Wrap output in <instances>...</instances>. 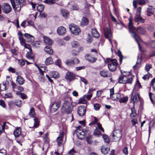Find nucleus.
<instances>
[{"instance_id": "obj_1", "label": "nucleus", "mask_w": 155, "mask_h": 155, "mask_svg": "<svg viewBox=\"0 0 155 155\" xmlns=\"http://www.w3.org/2000/svg\"><path fill=\"white\" fill-rule=\"evenodd\" d=\"M129 31L133 37L134 38L135 41L137 42L139 46V48L140 49V45L138 42L140 39L138 35L136 34L134 31L136 30V31L137 33L142 35L145 34L146 31L142 27H139L137 28H136L133 27V24L132 23L133 20L131 16H130V18L129 19Z\"/></svg>"}, {"instance_id": "obj_2", "label": "nucleus", "mask_w": 155, "mask_h": 155, "mask_svg": "<svg viewBox=\"0 0 155 155\" xmlns=\"http://www.w3.org/2000/svg\"><path fill=\"white\" fill-rule=\"evenodd\" d=\"M73 107L71 99L69 98L65 99L61 108V111L64 114L70 113L72 110Z\"/></svg>"}, {"instance_id": "obj_3", "label": "nucleus", "mask_w": 155, "mask_h": 155, "mask_svg": "<svg viewBox=\"0 0 155 155\" xmlns=\"http://www.w3.org/2000/svg\"><path fill=\"white\" fill-rule=\"evenodd\" d=\"M126 75L124 74L121 75L119 77L118 82L122 84H126L127 83L131 84L133 80V78L131 77H126Z\"/></svg>"}, {"instance_id": "obj_4", "label": "nucleus", "mask_w": 155, "mask_h": 155, "mask_svg": "<svg viewBox=\"0 0 155 155\" xmlns=\"http://www.w3.org/2000/svg\"><path fill=\"white\" fill-rule=\"evenodd\" d=\"M107 62H110L108 64V67L109 70L112 71L116 70L117 66L118 65L117 60L115 59H112L108 58L107 59Z\"/></svg>"}, {"instance_id": "obj_5", "label": "nucleus", "mask_w": 155, "mask_h": 155, "mask_svg": "<svg viewBox=\"0 0 155 155\" xmlns=\"http://www.w3.org/2000/svg\"><path fill=\"white\" fill-rule=\"evenodd\" d=\"M28 114L31 117L35 118L34 119L35 123L34 124L33 127L36 128L38 127L39 125V122L38 119L35 118L36 117V114L35 112V110L34 108L31 107V108L28 113Z\"/></svg>"}, {"instance_id": "obj_6", "label": "nucleus", "mask_w": 155, "mask_h": 155, "mask_svg": "<svg viewBox=\"0 0 155 155\" xmlns=\"http://www.w3.org/2000/svg\"><path fill=\"white\" fill-rule=\"evenodd\" d=\"M135 89H134L132 93V96L130 98V103H133L134 106L135 104L137 103L140 101L139 95L138 93L135 91Z\"/></svg>"}, {"instance_id": "obj_7", "label": "nucleus", "mask_w": 155, "mask_h": 155, "mask_svg": "<svg viewBox=\"0 0 155 155\" xmlns=\"http://www.w3.org/2000/svg\"><path fill=\"white\" fill-rule=\"evenodd\" d=\"M12 8L15 12L19 11L22 6L18 1V0H10Z\"/></svg>"}, {"instance_id": "obj_8", "label": "nucleus", "mask_w": 155, "mask_h": 155, "mask_svg": "<svg viewBox=\"0 0 155 155\" xmlns=\"http://www.w3.org/2000/svg\"><path fill=\"white\" fill-rule=\"evenodd\" d=\"M81 126H78L76 130V132L78 138L80 139H82L86 135V133L84 131L81 130Z\"/></svg>"}, {"instance_id": "obj_9", "label": "nucleus", "mask_w": 155, "mask_h": 155, "mask_svg": "<svg viewBox=\"0 0 155 155\" xmlns=\"http://www.w3.org/2000/svg\"><path fill=\"white\" fill-rule=\"evenodd\" d=\"M69 28L70 30L74 35H78L80 32L79 28L75 25L71 24L69 25Z\"/></svg>"}, {"instance_id": "obj_10", "label": "nucleus", "mask_w": 155, "mask_h": 155, "mask_svg": "<svg viewBox=\"0 0 155 155\" xmlns=\"http://www.w3.org/2000/svg\"><path fill=\"white\" fill-rule=\"evenodd\" d=\"M76 78V75L73 72L68 71L67 72L65 78L68 81L70 82L74 80Z\"/></svg>"}, {"instance_id": "obj_11", "label": "nucleus", "mask_w": 155, "mask_h": 155, "mask_svg": "<svg viewBox=\"0 0 155 155\" xmlns=\"http://www.w3.org/2000/svg\"><path fill=\"white\" fill-rule=\"evenodd\" d=\"M61 105V101H58L53 104L50 107V111L51 112H55L60 107Z\"/></svg>"}, {"instance_id": "obj_12", "label": "nucleus", "mask_w": 155, "mask_h": 155, "mask_svg": "<svg viewBox=\"0 0 155 155\" xmlns=\"http://www.w3.org/2000/svg\"><path fill=\"white\" fill-rule=\"evenodd\" d=\"M112 136L115 141H118L120 140L121 137V132L119 130H115L113 132Z\"/></svg>"}, {"instance_id": "obj_13", "label": "nucleus", "mask_w": 155, "mask_h": 155, "mask_svg": "<svg viewBox=\"0 0 155 155\" xmlns=\"http://www.w3.org/2000/svg\"><path fill=\"white\" fill-rule=\"evenodd\" d=\"M104 32L105 38L108 39L109 40L110 42L112 47H113V45L111 41L112 38V34L110 29L108 28H105L104 29Z\"/></svg>"}, {"instance_id": "obj_14", "label": "nucleus", "mask_w": 155, "mask_h": 155, "mask_svg": "<svg viewBox=\"0 0 155 155\" xmlns=\"http://www.w3.org/2000/svg\"><path fill=\"white\" fill-rule=\"evenodd\" d=\"M86 106H81L77 110V112L78 115L81 117L84 115L86 111Z\"/></svg>"}, {"instance_id": "obj_15", "label": "nucleus", "mask_w": 155, "mask_h": 155, "mask_svg": "<svg viewBox=\"0 0 155 155\" xmlns=\"http://www.w3.org/2000/svg\"><path fill=\"white\" fill-rule=\"evenodd\" d=\"M2 9L4 13L8 14L11 12L12 9L11 6L9 4L7 3H4L2 5Z\"/></svg>"}, {"instance_id": "obj_16", "label": "nucleus", "mask_w": 155, "mask_h": 155, "mask_svg": "<svg viewBox=\"0 0 155 155\" xmlns=\"http://www.w3.org/2000/svg\"><path fill=\"white\" fill-rule=\"evenodd\" d=\"M64 136V133L62 132L60 133L59 136L57 137L56 140L59 146H60L61 145L63 140Z\"/></svg>"}, {"instance_id": "obj_17", "label": "nucleus", "mask_w": 155, "mask_h": 155, "mask_svg": "<svg viewBox=\"0 0 155 155\" xmlns=\"http://www.w3.org/2000/svg\"><path fill=\"white\" fill-rule=\"evenodd\" d=\"M147 2V0H134L133 5L135 8L137 7V4L142 5L145 4Z\"/></svg>"}, {"instance_id": "obj_18", "label": "nucleus", "mask_w": 155, "mask_h": 155, "mask_svg": "<svg viewBox=\"0 0 155 155\" xmlns=\"http://www.w3.org/2000/svg\"><path fill=\"white\" fill-rule=\"evenodd\" d=\"M85 58L86 60L91 63L95 62L97 60V58L93 57L91 54H86Z\"/></svg>"}, {"instance_id": "obj_19", "label": "nucleus", "mask_w": 155, "mask_h": 155, "mask_svg": "<svg viewBox=\"0 0 155 155\" xmlns=\"http://www.w3.org/2000/svg\"><path fill=\"white\" fill-rule=\"evenodd\" d=\"M134 21L136 22L144 23L145 19L141 17V15L136 14L134 18Z\"/></svg>"}, {"instance_id": "obj_20", "label": "nucleus", "mask_w": 155, "mask_h": 155, "mask_svg": "<svg viewBox=\"0 0 155 155\" xmlns=\"http://www.w3.org/2000/svg\"><path fill=\"white\" fill-rule=\"evenodd\" d=\"M24 35L27 42H32L34 41L35 38L33 36L27 33H25Z\"/></svg>"}, {"instance_id": "obj_21", "label": "nucleus", "mask_w": 155, "mask_h": 155, "mask_svg": "<svg viewBox=\"0 0 155 155\" xmlns=\"http://www.w3.org/2000/svg\"><path fill=\"white\" fill-rule=\"evenodd\" d=\"M57 32L59 35H63L66 32V29L63 26H60L58 28Z\"/></svg>"}, {"instance_id": "obj_22", "label": "nucleus", "mask_w": 155, "mask_h": 155, "mask_svg": "<svg viewBox=\"0 0 155 155\" xmlns=\"http://www.w3.org/2000/svg\"><path fill=\"white\" fill-rule=\"evenodd\" d=\"M109 149L106 145H103L101 146V152L104 154H107L109 151Z\"/></svg>"}, {"instance_id": "obj_23", "label": "nucleus", "mask_w": 155, "mask_h": 155, "mask_svg": "<svg viewBox=\"0 0 155 155\" xmlns=\"http://www.w3.org/2000/svg\"><path fill=\"white\" fill-rule=\"evenodd\" d=\"M40 72V74L38 76V79L41 81H43L44 78V77L43 75L44 73H43V70L42 69H41L40 67L37 65Z\"/></svg>"}, {"instance_id": "obj_24", "label": "nucleus", "mask_w": 155, "mask_h": 155, "mask_svg": "<svg viewBox=\"0 0 155 155\" xmlns=\"http://www.w3.org/2000/svg\"><path fill=\"white\" fill-rule=\"evenodd\" d=\"M60 13L62 16L65 18H68L69 15V12L67 10L64 9H61Z\"/></svg>"}, {"instance_id": "obj_25", "label": "nucleus", "mask_w": 155, "mask_h": 155, "mask_svg": "<svg viewBox=\"0 0 155 155\" xmlns=\"http://www.w3.org/2000/svg\"><path fill=\"white\" fill-rule=\"evenodd\" d=\"M44 42L49 45H51L53 44L52 40L49 37L47 36H44L43 38Z\"/></svg>"}, {"instance_id": "obj_26", "label": "nucleus", "mask_w": 155, "mask_h": 155, "mask_svg": "<svg viewBox=\"0 0 155 155\" xmlns=\"http://www.w3.org/2000/svg\"><path fill=\"white\" fill-rule=\"evenodd\" d=\"M16 82L17 84L22 85L24 83L25 80L21 76H18L16 78Z\"/></svg>"}, {"instance_id": "obj_27", "label": "nucleus", "mask_w": 155, "mask_h": 155, "mask_svg": "<svg viewBox=\"0 0 155 155\" xmlns=\"http://www.w3.org/2000/svg\"><path fill=\"white\" fill-rule=\"evenodd\" d=\"M26 57L28 59L31 60L32 62L34 61V55L32 51L28 52L26 54Z\"/></svg>"}, {"instance_id": "obj_28", "label": "nucleus", "mask_w": 155, "mask_h": 155, "mask_svg": "<svg viewBox=\"0 0 155 155\" xmlns=\"http://www.w3.org/2000/svg\"><path fill=\"white\" fill-rule=\"evenodd\" d=\"M100 75L103 77H108L110 76L107 71L106 70H103L100 72Z\"/></svg>"}, {"instance_id": "obj_29", "label": "nucleus", "mask_w": 155, "mask_h": 155, "mask_svg": "<svg viewBox=\"0 0 155 155\" xmlns=\"http://www.w3.org/2000/svg\"><path fill=\"white\" fill-rule=\"evenodd\" d=\"M21 133V129L20 127H18L15 129L14 131V134L15 137L19 136Z\"/></svg>"}, {"instance_id": "obj_30", "label": "nucleus", "mask_w": 155, "mask_h": 155, "mask_svg": "<svg viewBox=\"0 0 155 155\" xmlns=\"http://www.w3.org/2000/svg\"><path fill=\"white\" fill-rule=\"evenodd\" d=\"M91 33L93 36L96 38H98L99 37V34L96 28L92 29Z\"/></svg>"}, {"instance_id": "obj_31", "label": "nucleus", "mask_w": 155, "mask_h": 155, "mask_svg": "<svg viewBox=\"0 0 155 155\" xmlns=\"http://www.w3.org/2000/svg\"><path fill=\"white\" fill-rule=\"evenodd\" d=\"M88 22L87 19L85 17H83L81 22V25L82 26H84L88 24Z\"/></svg>"}, {"instance_id": "obj_32", "label": "nucleus", "mask_w": 155, "mask_h": 155, "mask_svg": "<svg viewBox=\"0 0 155 155\" xmlns=\"http://www.w3.org/2000/svg\"><path fill=\"white\" fill-rule=\"evenodd\" d=\"M131 112L130 114V117L131 118L135 117L137 115L136 111L134 107L131 108Z\"/></svg>"}, {"instance_id": "obj_33", "label": "nucleus", "mask_w": 155, "mask_h": 155, "mask_svg": "<svg viewBox=\"0 0 155 155\" xmlns=\"http://www.w3.org/2000/svg\"><path fill=\"white\" fill-rule=\"evenodd\" d=\"M53 63V59L51 57H50L46 59L45 63L47 65L52 64Z\"/></svg>"}, {"instance_id": "obj_34", "label": "nucleus", "mask_w": 155, "mask_h": 155, "mask_svg": "<svg viewBox=\"0 0 155 155\" xmlns=\"http://www.w3.org/2000/svg\"><path fill=\"white\" fill-rule=\"evenodd\" d=\"M44 51L48 54H53V51L48 46H46L44 48Z\"/></svg>"}, {"instance_id": "obj_35", "label": "nucleus", "mask_w": 155, "mask_h": 155, "mask_svg": "<svg viewBox=\"0 0 155 155\" xmlns=\"http://www.w3.org/2000/svg\"><path fill=\"white\" fill-rule=\"evenodd\" d=\"M71 45L73 48H77L79 47V43L77 41H73L71 42Z\"/></svg>"}, {"instance_id": "obj_36", "label": "nucleus", "mask_w": 155, "mask_h": 155, "mask_svg": "<svg viewBox=\"0 0 155 155\" xmlns=\"http://www.w3.org/2000/svg\"><path fill=\"white\" fill-rule=\"evenodd\" d=\"M120 97V94L118 93H115V94L113 95L112 96H111L110 98L113 100H115L119 99Z\"/></svg>"}, {"instance_id": "obj_37", "label": "nucleus", "mask_w": 155, "mask_h": 155, "mask_svg": "<svg viewBox=\"0 0 155 155\" xmlns=\"http://www.w3.org/2000/svg\"><path fill=\"white\" fill-rule=\"evenodd\" d=\"M50 75L51 77L54 78H56L59 77V75L57 72L54 71L50 72Z\"/></svg>"}, {"instance_id": "obj_38", "label": "nucleus", "mask_w": 155, "mask_h": 155, "mask_svg": "<svg viewBox=\"0 0 155 155\" xmlns=\"http://www.w3.org/2000/svg\"><path fill=\"white\" fill-rule=\"evenodd\" d=\"M155 9L152 7L149 6L147 8V13H150L151 14H153L154 13Z\"/></svg>"}, {"instance_id": "obj_39", "label": "nucleus", "mask_w": 155, "mask_h": 155, "mask_svg": "<svg viewBox=\"0 0 155 155\" xmlns=\"http://www.w3.org/2000/svg\"><path fill=\"white\" fill-rule=\"evenodd\" d=\"M128 100V97H124L120 98L119 100V102L120 103H126Z\"/></svg>"}, {"instance_id": "obj_40", "label": "nucleus", "mask_w": 155, "mask_h": 155, "mask_svg": "<svg viewBox=\"0 0 155 155\" xmlns=\"http://www.w3.org/2000/svg\"><path fill=\"white\" fill-rule=\"evenodd\" d=\"M117 55L119 58L120 64H121L123 60V56L120 50H118L117 52Z\"/></svg>"}, {"instance_id": "obj_41", "label": "nucleus", "mask_w": 155, "mask_h": 155, "mask_svg": "<svg viewBox=\"0 0 155 155\" xmlns=\"http://www.w3.org/2000/svg\"><path fill=\"white\" fill-rule=\"evenodd\" d=\"M44 8V6L42 5H39L37 7V10L39 12H42Z\"/></svg>"}, {"instance_id": "obj_42", "label": "nucleus", "mask_w": 155, "mask_h": 155, "mask_svg": "<svg viewBox=\"0 0 155 155\" xmlns=\"http://www.w3.org/2000/svg\"><path fill=\"white\" fill-rule=\"evenodd\" d=\"M64 63L68 66H73L72 59H68L65 61Z\"/></svg>"}, {"instance_id": "obj_43", "label": "nucleus", "mask_w": 155, "mask_h": 155, "mask_svg": "<svg viewBox=\"0 0 155 155\" xmlns=\"http://www.w3.org/2000/svg\"><path fill=\"white\" fill-rule=\"evenodd\" d=\"M102 137L104 141L106 143H110V140L109 138L107 135L105 134H103Z\"/></svg>"}, {"instance_id": "obj_44", "label": "nucleus", "mask_w": 155, "mask_h": 155, "mask_svg": "<svg viewBox=\"0 0 155 155\" xmlns=\"http://www.w3.org/2000/svg\"><path fill=\"white\" fill-rule=\"evenodd\" d=\"M73 66L79 63V61L78 59L77 58H74L72 59Z\"/></svg>"}, {"instance_id": "obj_45", "label": "nucleus", "mask_w": 155, "mask_h": 155, "mask_svg": "<svg viewBox=\"0 0 155 155\" xmlns=\"http://www.w3.org/2000/svg\"><path fill=\"white\" fill-rule=\"evenodd\" d=\"M152 67V65L149 64H147L145 67V70L148 72L150 68Z\"/></svg>"}, {"instance_id": "obj_46", "label": "nucleus", "mask_w": 155, "mask_h": 155, "mask_svg": "<svg viewBox=\"0 0 155 155\" xmlns=\"http://www.w3.org/2000/svg\"><path fill=\"white\" fill-rule=\"evenodd\" d=\"M18 38L20 41L21 45L23 46H24L26 44L25 42V40L23 38L18 37Z\"/></svg>"}, {"instance_id": "obj_47", "label": "nucleus", "mask_w": 155, "mask_h": 155, "mask_svg": "<svg viewBox=\"0 0 155 155\" xmlns=\"http://www.w3.org/2000/svg\"><path fill=\"white\" fill-rule=\"evenodd\" d=\"M150 85L152 86L153 89L155 91V77L151 80Z\"/></svg>"}, {"instance_id": "obj_48", "label": "nucleus", "mask_w": 155, "mask_h": 155, "mask_svg": "<svg viewBox=\"0 0 155 155\" xmlns=\"http://www.w3.org/2000/svg\"><path fill=\"white\" fill-rule=\"evenodd\" d=\"M86 140L87 143L89 144H93V141L92 140L91 137V136H88L86 137Z\"/></svg>"}, {"instance_id": "obj_49", "label": "nucleus", "mask_w": 155, "mask_h": 155, "mask_svg": "<svg viewBox=\"0 0 155 155\" xmlns=\"http://www.w3.org/2000/svg\"><path fill=\"white\" fill-rule=\"evenodd\" d=\"M44 2L47 4L51 5L55 3L54 0H45Z\"/></svg>"}, {"instance_id": "obj_50", "label": "nucleus", "mask_w": 155, "mask_h": 155, "mask_svg": "<svg viewBox=\"0 0 155 155\" xmlns=\"http://www.w3.org/2000/svg\"><path fill=\"white\" fill-rule=\"evenodd\" d=\"M94 134L95 136L98 137L101 135V133L98 129L96 128L94 131Z\"/></svg>"}, {"instance_id": "obj_51", "label": "nucleus", "mask_w": 155, "mask_h": 155, "mask_svg": "<svg viewBox=\"0 0 155 155\" xmlns=\"http://www.w3.org/2000/svg\"><path fill=\"white\" fill-rule=\"evenodd\" d=\"M79 7L77 4H74L71 6V9L73 10H78L79 9Z\"/></svg>"}, {"instance_id": "obj_52", "label": "nucleus", "mask_w": 155, "mask_h": 155, "mask_svg": "<svg viewBox=\"0 0 155 155\" xmlns=\"http://www.w3.org/2000/svg\"><path fill=\"white\" fill-rule=\"evenodd\" d=\"M15 104L16 106L20 107L21 105V101L20 100H16L15 101Z\"/></svg>"}, {"instance_id": "obj_53", "label": "nucleus", "mask_w": 155, "mask_h": 155, "mask_svg": "<svg viewBox=\"0 0 155 155\" xmlns=\"http://www.w3.org/2000/svg\"><path fill=\"white\" fill-rule=\"evenodd\" d=\"M87 103L86 100L84 98H80L79 100L78 104H86Z\"/></svg>"}, {"instance_id": "obj_54", "label": "nucleus", "mask_w": 155, "mask_h": 155, "mask_svg": "<svg viewBox=\"0 0 155 155\" xmlns=\"http://www.w3.org/2000/svg\"><path fill=\"white\" fill-rule=\"evenodd\" d=\"M120 72L121 74V75H122L123 74H125L126 75V77H130V72H126L123 70H120Z\"/></svg>"}, {"instance_id": "obj_55", "label": "nucleus", "mask_w": 155, "mask_h": 155, "mask_svg": "<svg viewBox=\"0 0 155 155\" xmlns=\"http://www.w3.org/2000/svg\"><path fill=\"white\" fill-rule=\"evenodd\" d=\"M32 45L35 48H38L39 47V45H40V43L39 41H36L32 43Z\"/></svg>"}, {"instance_id": "obj_56", "label": "nucleus", "mask_w": 155, "mask_h": 155, "mask_svg": "<svg viewBox=\"0 0 155 155\" xmlns=\"http://www.w3.org/2000/svg\"><path fill=\"white\" fill-rule=\"evenodd\" d=\"M131 123L133 126H135L136 124L137 123V120L136 118H134L131 120Z\"/></svg>"}, {"instance_id": "obj_57", "label": "nucleus", "mask_w": 155, "mask_h": 155, "mask_svg": "<svg viewBox=\"0 0 155 155\" xmlns=\"http://www.w3.org/2000/svg\"><path fill=\"white\" fill-rule=\"evenodd\" d=\"M141 61L142 59L141 58H138L136 64L133 67L134 68H136L137 65L140 64Z\"/></svg>"}, {"instance_id": "obj_58", "label": "nucleus", "mask_w": 155, "mask_h": 155, "mask_svg": "<svg viewBox=\"0 0 155 155\" xmlns=\"http://www.w3.org/2000/svg\"><path fill=\"white\" fill-rule=\"evenodd\" d=\"M94 109L97 110L99 109L100 107V105L98 104H95L94 105Z\"/></svg>"}, {"instance_id": "obj_59", "label": "nucleus", "mask_w": 155, "mask_h": 155, "mask_svg": "<svg viewBox=\"0 0 155 155\" xmlns=\"http://www.w3.org/2000/svg\"><path fill=\"white\" fill-rule=\"evenodd\" d=\"M150 75L151 74L148 72V74L144 75L142 77V78L145 80H148L149 79L150 76Z\"/></svg>"}, {"instance_id": "obj_60", "label": "nucleus", "mask_w": 155, "mask_h": 155, "mask_svg": "<svg viewBox=\"0 0 155 155\" xmlns=\"http://www.w3.org/2000/svg\"><path fill=\"white\" fill-rule=\"evenodd\" d=\"M142 87L139 81L137 80L136 81V84H135V87H137L138 88H140Z\"/></svg>"}, {"instance_id": "obj_61", "label": "nucleus", "mask_w": 155, "mask_h": 155, "mask_svg": "<svg viewBox=\"0 0 155 155\" xmlns=\"http://www.w3.org/2000/svg\"><path fill=\"white\" fill-rule=\"evenodd\" d=\"M92 94H89L87 95H84V98H86L88 100H90L92 96Z\"/></svg>"}, {"instance_id": "obj_62", "label": "nucleus", "mask_w": 155, "mask_h": 155, "mask_svg": "<svg viewBox=\"0 0 155 155\" xmlns=\"http://www.w3.org/2000/svg\"><path fill=\"white\" fill-rule=\"evenodd\" d=\"M18 1L22 6L24 5L26 3V2L25 0H18Z\"/></svg>"}, {"instance_id": "obj_63", "label": "nucleus", "mask_w": 155, "mask_h": 155, "mask_svg": "<svg viewBox=\"0 0 155 155\" xmlns=\"http://www.w3.org/2000/svg\"><path fill=\"white\" fill-rule=\"evenodd\" d=\"M61 60L59 59H58L55 62V65L58 66L59 67H60L61 65Z\"/></svg>"}, {"instance_id": "obj_64", "label": "nucleus", "mask_w": 155, "mask_h": 155, "mask_svg": "<svg viewBox=\"0 0 155 155\" xmlns=\"http://www.w3.org/2000/svg\"><path fill=\"white\" fill-rule=\"evenodd\" d=\"M76 153L75 151L73 149H72L69 152L68 155H75L74 153Z\"/></svg>"}]
</instances>
